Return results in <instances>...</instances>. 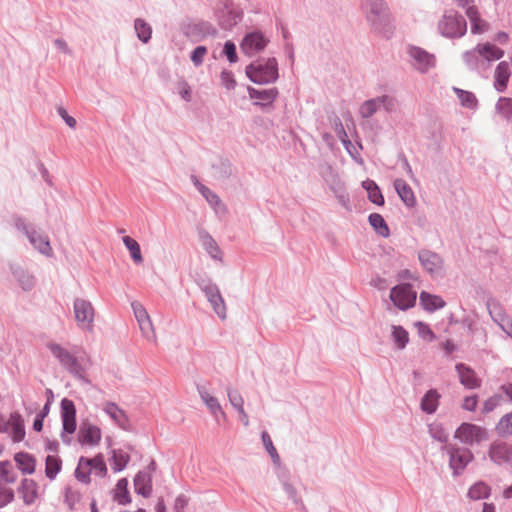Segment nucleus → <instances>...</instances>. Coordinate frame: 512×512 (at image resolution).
<instances>
[{
	"mask_svg": "<svg viewBox=\"0 0 512 512\" xmlns=\"http://www.w3.org/2000/svg\"><path fill=\"white\" fill-rule=\"evenodd\" d=\"M246 74L257 84L273 82L278 77L277 62L275 59H268L265 62L251 64L246 68Z\"/></svg>",
	"mask_w": 512,
	"mask_h": 512,
	"instance_id": "1",
	"label": "nucleus"
},
{
	"mask_svg": "<svg viewBox=\"0 0 512 512\" xmlns=\"http://www.w3.org/2000/svg\"><path fill=\"white\" fill-rule=\"evenodd\" d=\"M454 437L462 443L473 445L486 441L488 434L486 429L481 426L472 423H462L456 429Z\"/></svg>",
	"mask_w": 512,
	"mask_h": 512,
	"instance_id": "2",
	"label": "nucleus"
},
{
	"mask_svg": "<svg viewBox=\"0 0 512 512\" xmlns=\"http://www.w3.org/2000/svg\"><path fill=\"white\" fill-rule=\"evenodd\" d=\"M439 28L446 37H461L465 34L467 25L460 15L450 11L444 14L439 23Z\"/></svg>",
	"mask_w": 512,
	"mask_h": 512,
	"instance_id": "3",
	"label": "nucleus"
},
{
	"mask_svg": "<svg viewBox=\"0 0 512 512\" xmlns=\"http://www.w3.org/2000/svg\"><path fill=\"white\" fill-rule=\"evenodd\" d=\"M390 299L396 307L401 310H406L414 306L416 292L413 291L410 284L397 285L391 290Z\"/></svg>",
	"mask_w": 512,
	"mask_h": 512,
	"instance_id": "4",
	"label": "nucleus"
},
{
	"mask_svg": "<svg viewBox=\"0 0 512 512\" xmlns=\"http://www.w3.org/2000/svg\"><path fill=\"white\" fill-rule=\"evenodd\" d=\"M102 440V430L99 426L83 421L78 431V442L80 445L95 448L99 446Z\"/></svg>",
	"mask_w": 512,
	"mask_h": 512,
	"instance_id": "5",
	"label": "nucleus"
},
{
	"mask_svg": "<svg viewBox=\"0 0 512 512\" xmlns=\"http://www.w3.org/2000/svg\"><path fill=\"white\" fill-rule=\"evenodd\" d=\"M74 316L81 329H92L94 308L89 301L85 299H76L74 301Z\"/></svg>",
	"mask_w": 512,
	"mask_h": 512,
	"instance_id": "6",
	"label": "nucleus"
},
{
	"mask_svg": "<svg viewBox=\"0 0 512 512\" xmlns=\"http://www.w3.org/2000/svg\"><path fill=\"white\" fill-rule=\"evenodd\" d=\"M132 308L143 336L154 344L157 343V336L146 309L138 302L132 303Z\"/></svg>",
	"mask_w": 512,
	"mask_h": 512,
	"instance_id": "7",
	"label": "nucleus"
},
{
	"mask_svg": "<svg viewBox=\"0 0 512 512\" xmlns=\"http://www.w3.org/2000/svg\"><path fill=\"white\" fill-rule=\"evenodd\" d=\"M61 419L63 431L73 434L76 431V408L72 400L64 398L61 401Z\"/></svg>",
	"mask_w": 512,
	"mask_h": 512,
	"instance_id": "8",
	"label": "nucleus"
},
{
	"mask_svg": "<svg viewBox=\"0 0 512 512\" xmlns=\"http://www.w3.org/2000/svg\"><path fill=\"white\" fill-rule=\"evenodd\" d=\"M15 225L18 229H22L27 234L32 245L41 253L48 256L52 255V247L47 236L37 234L34 231L30 232L22 219H17Z\"/></svg>",
	"mask_w": 512,
	"mask_h": 512,
	"instance_id": "9",
	"label": "nucleus"
},
{
	"mask_svg": "<svg viewBox=\"0 0 512 512\" xmlns=\"http://www.w3.org/2000/svg\"><path fill=\"white\" fill-rule=\"evenodd\" d=\"M409 55L413 60V66L420 72L425 73L435 66V57L419 47H411Z\"/></svg>",
	"mask_w": 512,
	"mask_h": 512,
	"instance_id": "10",
	"label": "nucleus"
},
{
	"mask_svg": "<svg viewBox=\"0 0 512 512\" xmlns=\"http://www.w3.org/2000/svg\"><path fill=\"white\" fill-rule=\"evenodd\" d=\"M267 40L260 32L247 34L240 45L243 53L253 55L265 48Z\"/></svg>",
	"mask_w": 512,
	"mask_h": 512,
	"instance_id": "11",
	"label": "nucleus"
},
{
	"mask_svg": "<svg viewBox=\"0 0 512 512\" xmlns=\"http://www.w3.org/2000/svg\"><path fill=\"white\" fill-rule=\"evenodd\" d=\"M51 353L70 371L78 373L79 372V364L76 358L61 345L56 343H50L48 345Z\"/></svg>",
	"mask_w": 512,
	"mask_h": 512,
	"instance_id": "12",
	"label": "nucleus"
},
{
	"mask_svg": "<svg viewBox=\"0 0 512 512\" xmlns=\"http://www.w3.org/2000/svg\"><path fill=\"white\" fill-rule=\"evenodd\" d=\"M39 486L33 479L24 478L22 479L19 486V494L22 497L23 502L26 505L33 504L39 497Z\"/></svg>",
	"mask_w": 512,
	"mask_h": 512,
	"instance_id": "13",
	"label": "nucleus"
},
{
	"mask_svg": "<svg viewBox=\"0 0 512 512\" xmlns=\"http://www.w3.org/2000/svg\"><path fill=\"white\" fill-rule=\"evenodd\" d=\"M14 461L22 474L31 475L36 471V458L28 452H17Z\"/></svg>",
	"mask_w": 512,
	"mask_h": 512,
	"instance_id": "14",
	"label": "nucleus"
},
{
	"mask_svg": "<svg viewBox=\"0 0 512 512\" xmlns=\"http://www.w3.org/2000/svg\"><path fill=\"white\" fill-rule=\"evenodd\" d=\"M459 379L462 385L468 389L478 388L481 384V380L477 377L476 373L468 366L464 364H458L456 366Z\"/></svg>",
	"mask_w": 512,
	"mask_h": 512,
	"instance_id": "15",
	"label": "nucleus"
},
{
	"mask_svg": "<svg viewBox=\"0 0 512 512\" xmlns=\"http://www.w3.org/2000/svg\"><path fill=\"white\" fill-rule=\"evenodd\" d=\"M472 458V453L466 448L453 449L450 455V466L455 471L463 470Z\"/></svg>",
	"mask_w": 512,
	"mask_h": 512,
	"instance_id": "16",
	"label": "nucleus"
},
{
	"mask_svg": "<svg viewBox=\"0 0 512 512\" xmlns=\"http://www.w3.org/2000/svg\"><path fill=\"white\" fill-rule=\"evenodd\" d=\"M104 412L122 429H126L129 420L125 412L118 407L115 403L106 402L103 405Z\"/></svg>",
	"mask_w": 512,
	"mask_h": 512,
	"instance_id": "17",
	"label": "nucleus"
},
{
	"mask_svg": "<svg viewBox=\"0 0 512 512\" xmlns=\"http://www.w3.org/2000/svg\"><path fill=\"white\" fill-rule=\"evenodd\" d=\"M205 293L216 314L220 318L225 319L226 306L219 290L216 287H207Z\"/></svg>",
	"mask_w": 512,
	"mask_h": 512,
	"instance_id": "18",
	"label": "nucleus"
},
{
	"mask_svg": "<svg viewBox=\"0 0 512 512\" xmlns=\"http://www.w3.org/2000/svg\"><path fill=\"white\" fill-rule=\"evenodd\" d=\"M7 425L10 429V435L14 442H20L25 438L24 421L20 414H11Z\"/></svg>",
	"mask_w": 512,
	"mask_h": 512,
	"instance_id": "19",
	"label": "nucleus"
},
{
	"mask_svg": "<svg viewBox=\"0 0 512 512\" xmlns=\"http://www.w3.org/2000/svg\"><path fill=\"white\" fill-rule=\"evenodd\" d=\"M466 15L471 23V32L473 34H482L489 29V24L480 17L475 6H469L466 9Z\"/></svg>",
	"mask_w": 512,
	"mask_h": 512,
	"instance_id": "20",
	"label": "nucleus"
},
{
	"mask_svg": "<svg viewBox=\"0 0 512 512\" xmlns=\"http://www.w3.org/2000/svg\"><path fill=\"white\" fill-rule=\"evenodd\" d=\"M474 51L487 61L499 60L504 55L502 49L489 42L478 44Z\"/></svg>",
	"mask_w": 512,
	"mask_h": 512,
	"instance_id": "21",
	"label": "nucleus"
},
{
	"mask_svg": "<svg viewBox=\"0 0 512 512\" xmlns=\"http://www.w3.org/2000/svg\"><path fill=\"white\" fill-rule=\"evenodd\" d=\"M512 447L504 442H496L490 448V458L496 463H507Z\"/></svg>",
	"mask_w": 512,
	"mask_h": 512,
	"instance_id": "22",
	"label": "nucleus"
},
{
	"mask_svg": "<svg viewBox=\"0 0 512 512\" xmlns=\"http://www.w3.org/2000/svg\"><path fill=\"white\" fill-rule=\"evenodd\" d=\"M113 499L120 505L130 504L132 499L128 490V481L126 478L118 480L112 490Z\"/></svg>",
	"mask_w": 512,
	"mask_h": 512,
	"instance_id": "23",
	"label": "nucleus"
},
{
	"mask_svg": "<svg viewBox=\"0 0 512 512\" xmlns=\"http://www.w3.org/2000/svg\"><path fill=\"white\" fill-rule=\"evenodd\" d=\"M419 259L423 267L430 273H436L442 267L441 258L433 252L423 251L419 254Z\"/></svg>",
	"mask_w": 512,
	"mask_h": 512,
	"instance_id": "24",
	"label": "nucleus"
},
{
	"mask_svg": "<svg viewBox=\"0 0 512 512\" xmlns=\"http://www.w3.org/2000/svg\"><path fill=\"white\" fill-rule=\"evenodd\" d=\"M510 65L506 61L500 62L495 69V87L498 91H503L510 77Z\"/></svg>",
	"mask_w": 512,
	"mask_h": 512,
	"instance_id": "25",
	"label": "nucleus"
},
{
	"mask_svg": "<svg viewBox=\"0 0 512 512\" xmlns=\"http://www.w3.org/2000/svg\"><path fill=\"white\" fill-rule=\"evenodd\" d=\"M420 304L421 306L429 312H433L437 309H441L445 306V301L438 295L430 294L428 292L420 293Z\"/></svg>",
	"mask_w": 512,
	"mask_h": 512,
	"instance_id": "26",
	"label": "nucleus"
},
{
	"mask_svg": "<svg viewBox=\"0 0 512 512\" xmlns=\"http://www.w3.org/2000/svg\"><path fill=\"white\" fill-rule=\"evenodd\" d=\"M92 469L89 466L88 457H80L77 467L74 472V476L77 481L88 485L91 482Z\"/></svg>",
	"mask_w": 512,
	"mask_h": 512,
	"instance_id": "27",
	"label": "nucleus"
},
{
	"mask_svg": "<svg viewBox=\"0 0 512 512\" xmlns=\"http://www.w3.org/2000/svg\"><path fill=\"white\" fill-rule=\"evenodd\" d=\"M395 189L407 206H414L416 199L411 187L402 179H396L394 182Z\"/></svg>",
	"mask_w": 512,
	"mask_h": 512,
	"instance_id": "28",
	"label": "nucleus"
},
{
	"mask_svg": "<svg viewBox=\"0 0 512 512\" xmlns=\"http://www.w3.org/2000/svg\"><path fill=\"white\" fill-rule=\"evenodd\" d=\"M134 488L136 493L148 497L152 491L151 477L145 472H139L134 478Z\"/></svg>",
	"mask_w": 512,
	"mask_h": 512,
	"instance_id": "29",
	"label": "nucleus"
},
{
	"mask_svg": "<svg viewBox=\"0 0 512 512\" xmlns=\"http://www.w3.org/2000/svg\"><path fill=\"white\" fill-rule=\"evenodd\" d=\"M200 397L202 401L206 404L210 412L218 419L220 416L223 420H226V413L223 411L221 405L218 400L212 396L208 391H200Z\"/></svg>",
	"mask_w": 512,
	"mask_h": 512,
	"instance_id": "30",
	"label": "nucleus"
},
{
	"mask_svg": "<svg viewBox=\"0 0 512 512\" xmlns=\"http://www.w3.org/2000/svg\"><path fill=\"white\" fill-rule=\"evenodd\" d=\"M62 469V460L57 455H48L45 459V476L54 480Z\"/></svg>",
	"mask_w": 512,
	"mask_h": 512,
	"instance_id": "31",
	"label": "nucleus"
},
{
	"mask_svg": "<svg viewBox=\"0 0 512 512\" xmlns=\"http://www.w3.org/2000/svg\"><path fill=\"white\" fill-rule=\"evenodd\" d=\"M89 466L92 472L101 478H104L108 474V468L102 453L96 454L92 458H88Z\"/></svg>",
	"mask_w": 512,
	"mask_h": 512,
	"instance_id": "32",
	"label": "nucleus"
},
{
	"mask_svg": "<svg viewBox=\"0 0 512 512\" xmlns=\"http://www.w3.org/2000/svg\"><path fill=\"white\" fill-rule=\"evenodd\" d=\"M440 395L436 390H429L421 401V408L426 413H433L436 411L439 403Z\"/></svg>",
	"mask_w": 512,
	"mask_h": 512,
	"instance_id": "33",
	"label": "nucleus"
},
{
	"mask_svg": "<svg viewBox=\"0 0 512 512\" xmlns=\"http://www.w3.org/2000/svg\"><path fill=\"white\" fill-rule=\"evenodd\" d=\"M17 480V474L12 464L5 460L0 462V482L5 484H13Z\"/></svg>",
	"mask_w": 512,
	"mask_h": 512,
	"instance_id": "34",
	"label": "nucleus"
},
{
	"mask_svg": "<svg viewBox=\"0 0 512 512\" xmlns=\"http://www.w3.org/2000/svg\"><path fill=\"white\" fill-rule=\"evenodd\" d=\"M123 243L126 246V248L129 250L133 261L137 264L142 263L143 257H142L140 245L138 244V242L130 236H124Z\"/></svg>",
	"mask_w": 512,
	"mask_h": 512,
	"instance_id": "35",
	"label": "nucleus"
},
{
	"mask_svg": "<svg viewBox=\"0 0 512 512\" xmlns=\"http://www.w3.org/2000/svg\"><path fill=\"white\" fill-rule=\"evenodd\" d=\"M388 100V97H381L366 101L360 108L361 115L365 118L372 116L380 105L385 104Z\"/></svg>",
	"mask_w": 512,
	"mask_h": 512,
	"instance_id": "36",
	"label": "nucleus"
},
{
	"mask_svg": "<svg viewBox=\"0 0 512 512\" xmlns=\"http://www.w3.org/2000/svg\"><path fill=\"white\" fill-rule=\"evenodd\" d=\"M369 223L375 229V231L382 237L389 236V228L384 218L378 214L373 213L369 216Z\"/></svg>",
	"mask_w": 512,
	"mask_h": 512,
	"instance_id": "37",
	"label": "nucleus"
},
{
	"mask_svg": "<svg viewBox=\"0 0 512 512\" xmlns=\"http://www.w3.org/2000/svg\"><path fill=\"white\" fill-rule=\"evenodd\" d=\"M129 455L123 450L112 451V469L115 472L123 470L129 462Z\"/></svg>",
	"mask_w": 512,
	"mask_h": 512,
	"instance_id": "38",
	"label": "nucleus"
},
{
	"mask_svg": "<svg viewBox=\"0 0 512 512\" xmlns=\"http://www.w3.org/2000/svg\"><path fill=\"white\" fill-rule=\"evenodd\" d=\"M490 494V487L484 482L475 483L468 491V496L472 500L487 498Z\"/></svg>",
	"mask_w": 512,
	"mask_h": 512,
	"instance_id": "39",
	"label": "nucleus"
},
{
	"mask_svg": "<svg viewBox=\"0 0 512 512\" xmlns=\"http://www.w3.org/2000/svg\"><path fill=\"white\" fill-rule=\"evenodd\" d=\"M454 92L456 93V95L463 107H466L469 109H473L476 107L477 99L473 93L459 89V88H454Z\"/></svg>",
	"mask_w": 512,
	"mask_h": 512,
	"instance_id": "40",
	"label": "nucleus"
},
{
	"mask_svg": "<svg viewBox=\"0 0 512 512\" xmlns=\"http://www.w3.org/2000/svg\"><path fill=\"white\" fill-rule=\"evenodd\" d=\"M367 5L370 8L371 14L375 16V19L370 17L371 21L375 22L376 17L386 18L387 8L382 0H367Z\"/></svg>",
	"mask_w": 512,
	"mask_h": 512,
	"instance_id": "41",
	"label": "nucleus"
},
{
	"mask_svg": "<svg viewBox=\"0 0 512 512\" xmlns=\"http://www.w3.org/2000/svg\"><path fill=\"white\" fill-rule=\"evenodd\" d=\"M134 27L138 38L142 42L147 43L150 40L152 34V29L150 25L142 19H136Z\"/></svg>",
	"mask_w": 512,
	"mask_h": 512,
	"instance_id": "42",
	"label": "nucleus"
},
{
	"mask_svg": "<svg viewBox=\"0 0 512 512\" xmlns=\"http://www.w3.org/2000/svg\"><path fill=\"white\" fill-rule=\"evenodd\" d=\"M364 188L368 191V197L370 201L377 205H383L384 198L379 190V188L375 185L373 181H364Z\"/></svg>",
	"mask_w": 512,
	"mask_h": 512,
	"instance_id": "43",
	"label": "nucleus"
},
{
	"mask_svg": "<svg viewBox=\"0 0 512 512\" xmlns=\"http://www.w3.org/2000/svg\"><path fill=\"white\" fill-rule=\"evenodd\" d=\"M392 337L398 348L403 349L409 341L408 332L401 326H393Z\"/></svg>",
	"mask_w": 512,
	"mask_h": 512,
	"instance_id": "44",
	"label": "nucleus"
},
{
	"mask_svg": "<svg viewBox=\"0 0 512 512\" xmlns=\"http://www.w3.org/2000/svg\"><path fill=\"white\" fill-rule=\"evenodd\" d=\"M497 432L500 435L512 434V412L504 415L497 424Z\"/></svg>",
	"mask_w": 512,
	"mask_h": 512,
	"instance_id": "45",
	"label": "nucleus"
},
{
	"mask_svg": "<svg viewBox=\"0 0 512 512\" xmlns=\"http://www.w3.org/2000/svg\"><path fill=\"white\" fill-rule=\"evenodd\" d=\"M249 94L251 98L272 102L276 98L277 92L274 89L258 91L251 88Z\"/></svg>",
	"mask_w": 512,
	"mask_h": 512,
	"instance_id": "46",
	"label": "nucleus"
},
{
	"mask_svg": "<svg viewBox=\"0 0 512 512\" xmlns=\"http://www.w3.org/2000/svg\"><path fill=\"white\" fill-rule=\"evenodd\" d=\"M202 241H203V245H204L206 251L213 258L219 259L220 256H221V251H220L217 243L215 242V240L212 237L206 235V236L203 237Z\"/></svg>",
	"mask_w": 512,
	"mask_h": 512,
	"instance_id": "47",
	"label": "nucleus"
},
{
	"mask_svg": "<svg viewBox=\"0 0 512 512\" xmlns=\"http://www.w3.org/2000/svg\"><path fill=\"white\" fill-rule=\"evenodd\" d=\"M496 109L503 117L510 118L512 116V99L500 98L496 104Z\"/></svg>",
	"mask_w": 512,
	"mask_h": 512,
	"instance_id": "48",
	"label": "nucleus"
},
{
	"mask_svg": "<svg viewBox=\"0 0 512 512\" xmlns=\"http://www.w3.org/2000/svg\"><path fill=\"white\" fill-rule=\"evenodd\" d=\"M228 398L236 410H242L244 408V399L238 391L228 390Z\"/></svg>",
	"mask_w": 512,
	"mask_h": 512,
	"instance_id": "49",
	"label": "nucleus"
},
{
	"mask_svg": "<svg viewBox=\"0 0 512 512\" xmlns=\"http://www.w3.org/2000/svg\"><path fill=\"white\" fill-rule=\"evenodd\" d=\"M80 498L81 495L78 491L70 487L65 490V501L70 509L74 508V506L80 501Z\"/></svg>",
	"mask_w": 512,
	"mask_h": 512,
	"instance_id": "50",
	"label": "nucleus"
},
{
	"mask_svg": "<svg viewBox=\"0 0 512 512\" xmlns=\"http://www.w3.org/2000/svg\"><path fill=\"white\" fill-rule=\"evenodd\" d=\"M14 500V491L11 488L0 487V508L8 505Z\"/></svg>",
	"mask_w": 512,
	"mask_h": 512,
	"instance_id": "51",
	"label": "nucleus"
},
{
	"mask_svg": "<svg viewBox=\"0 0 512 512\" xmlns=\"http://www.w3.org/2000/svg\"><path fill=\"white\" fill-rule=\"evenodd\" d=\"M501 400H502L501 395L495 394V395L491 396L484 402L483 412L489 413V412L493 411L500 404Z\"/></svg>",
	"mask_w": 512,
	"mask_h": 512,
	"instance_id": "52",
	"label": "nucleus"
},
{
	"mask_svg": "<svg viewBox=\"0 0 512 512\" xmlns=\"http://www.w3.org/2000/svg\"><path fill=\"white\" fill-rule=\"evenodd\" d=\"M207 53V49L204 46H198L195 48V50L192 52L191 55V61L196 65L199 66L202 64L203 59Z\"/></svg>",
	"mask_w": 512,
	"mask_h": 512,
	"instance_id": "53",
	"label": "nucleus"
},
{
	"mask_svg": "<svg viewBox=\"0 0 512 512\" xmlns=\"http://www.w3.org/2000/svg\"><path fill=\"white\" fill-rule=\"evenodd\" d=\"M415 326L417 327L418 333L420 336H422L424 339L427 340H433L434 339V333L431 331L428 325L422 322L415 323Z\"/></svg>",
	"mask_w": 512,
	"mask_h": 512,
	"instance_id": "54",
	"label": "nucleus"
},
{
	"mask_svg": "<svg viewBox=\"0 0 512 512\" xmlns=\"http://www.w3.org/2000/svg\"><path fill=\"white\" fill-rule=\"evenodd\" d=\"M430 432H431V435L440 442H446L448 439V434L444 431V429L440 425L431 426Z\"/></svg>",
	"mask_w": 512,
	"mask_h": 512,
	"instance_id": "55",
	"label": "nucleus"
},
{
	"mask_svg": "<svg viewBox=\"0 0 512 512\" xmlns=\"http://www.w3.org/2000/svg\"><path fill=\"white\" fill-rule=\"evenodd\" d=\"M262 441L264 443V446L268 453L271 455V457L276 458L278 457L276 448L274 447L272 440L267 432L262 433Z\"/></svg>",
	"mask_w": 512,
	"mask_h": 512,
	"instance_id": "56",
	"label": "nucleus"
},
{
	"mask_svg": "<svg viewBox=\"0 0 512 512\" xmlns=\"http://www.w3.org/2000/svg\"><path fill=\"white\" fill-rule=\"evenodd\" d=\"M478 404V398L475 395L465 397L462 407L468 411H474Z\"/></svg>",
	"mask_w": 512,
	"mask_h": 512,
	"instance_id": "57",
	"label": "nucleus"
},
{
	"mask_svg": "<svg viewBox=\"0 0 512 512\" xmlns=\"http://www.w3.org/2000/svg\"><path fill=\"white\" fill-rule=\"evenodd\" d=\"M224 52L230 62H235L237 60L236 47L233 43L226 42L224 46Z\"/></svg>",
	"mask_w": 512,
	"mask_h": 512,
	"instance_id": "58",
	"label": "nucleus"
},
{
	"mask_svg": "<svg viewBox=\"0 0 512 512\" xmlns=\"http://www.w3.org/2000/svg\"><path fill=\"white\" fill-rule=\"evenodd\" d=\"M201 193L203 196L211 203V204H218L220 202L218 196L214 194L212 191H210L208 188L202 186L200 188Z\"/></svg>",
	"mask_w": 512,
	"mask_h": 512,
	"instance_id": "59",
	"label": "nucleus"
},
{
	"mask_svg": "<svg viewBox=\"0 0 512 512\" xmlns=\"http://www.w3.org/2000/svg\"><path fill=\"white\" fill-rule=\"evenodd\" d=\"M58 113L70 128L76 126V120L72 116H69L64 108L60 107Z\"/></svg>",
	"mask_w": 512,
	"mask_h": 512,
	"instance_id": "60",
	"label": "nucleus"
},
{
	"mask_svg": "<svg viewBox=\"0 0 512 512\" xmlns=\"http://www.w3.org/2000/svg\"><path fill=\"white\" fill-rule=\"evenodd\" d=\"M186 505H187V499L185 498V496H182V495L178 496L175 499L173 510H174V512H183Z\"/></svg>",
	"mask_w": 512,
	"mask_h": 512,
	"instance_id": "61",
	"label": "nucleus"
},
{
	"mask_svg": "<svg viewBox=\"0 0 512 512\" xmlns=\"http://www.w3.org/2000/svg\"><path fill=\"white\" fill-rule=\"evenodd\" d=\"M179 94L181 95V97L184 100L190 101L191 91H190V87L186 83L181 84V86L179 88Z\"/></svg>",
	"mask_w": 512,
	"mask_h": 512,
	"instance_id": "62",
	"label": "nucleus"
},
{
	"mask_svg": "<svg viewBox=\"0 0 512 512\" xmlns=\"http://www.w3.org/2000/svg\"><path fill=\"white\" fill-rule=\"evenodd\" d=\"M222 78L223 80L225 81V85L228 89L230 88H233L234 85H235V81L234 79L232 78L231 74L230 73H227V72H223L222 73Z\"/></svg>",
	"mask_w": 512,
	"mask_h": 512,
	"instance_id": "63",
	"label": "nucleus"
},
{
	"mask_svg": "<svg viewBox=\"0 0 512 512\" xmlns=\"http://www.w3.org/2000/svg\"><path fill=\"white\" fill-rule=\"evenodd\" d=\"M500 390L510 399L512 400V383L503 384L500 387Z\"/></svg>",
	"mask_w": 512,
	"mask_h": 512,
	"instance_id": "64",
	"label": "nucleus"
}]
</instances>
